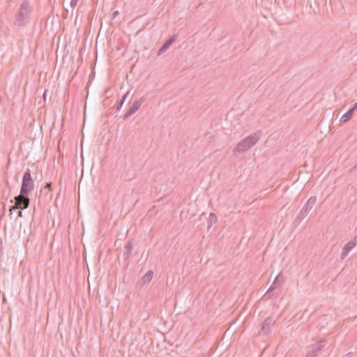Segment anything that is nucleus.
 I'll list each match as a JSON object with an SVG mask.
<instances>
[{
    "label": "nucleus",
    "instance_id": "20e7f679",
    "mask_svg": "<svg viewBox=\"0 0 357 357\" xmlns=\"http://www.w3.org/2000/svg\"><path fill=\"white\" fill-rule=\"evenodd\" d=\"M326 342V340L324 338H322L318 342L312 344L308 347L305 357H317L320 351L325 347Z\"/></svg>",
    "mask_w": 357,
    "mask_h": 357
},
{
    "label": "nucleus",
    "instance_id": "f8f14e48",
    "mask_svg": "<svg viewBox=\"0 0 357 357\" xmlns=\"http://www.w3.org/2000/svg\"><path fill=\"white\" fill-rule=\"evenodd\" d=\"M153 275V272L152 271H147L146 273L142 278L143 282H149L152 280Z\"/></svg>",
    "mask_w": 357,
    "mask_h": 357
},
{
    "label": "nucleus",
    "instance_id": "39448f33",
    "mask_svg": "<svg viewBox=\"0 0 357 357\" xmlns=\"http://www.w3.org/2000/svg\"><path fill=\"white\" fill-rule=\"evenodd\" d=\"M317 202L316 197H311L308 199L307 202L303 206L300 213L298 214L297 218L301 221L303 220L310 213L312 208L314 207Z\"/></svg>",
    "mask_w": 357,
    "mask_h": 357
},
{
    "label": "nucleus",
    "instance_id": "dca6fc26",
    "mask_svg": "<svg viewBox=\"0 0 357 357\" xmlns=\"http://www.w3.org/2000/svg\"><path fill=\"white\" fill-rule=\"evenodd\" d=\"M278 278H279V275H278V276L275 278V280H274L273 283V284H272V285L270 287V288L268 289V291H267V292L266 293V294H265V295H268L269 292H270V291H273V290L275 289V287H274V284H276V282H277V281H278Z\"/></svg>",
    "mask_w": 357,
    "mask_h": 357
},
{
    "label": "nucleus",
    "instance_id": "0eeeda50",
    "mask_svg": "<svg viewBox=\"0 0 357 357\" xmlns=\"http://www.w3.org/2000/svg\"><path fill=\"white\" fill-rule=\"evenodd\" d=\"M144 102V98L142 97L139 100L134 101L132 105L130 106L129 109L124 114L123 119H128L132 114H134L142 106V104Z\"/></svg>",
    "mask_w": 357,
    "mask_h": 357
},
{
    "label": "nucleus",
    "instance_id": "f03ea898",
    "mask_svg": "<svg viewBox=\"0 0 357 357\" xmlns=\"http://www.w3.org/2000/svg\"><path fill=\"white\" fill-rule=\"evenodd\" d=\"M261 131L258 130L245 137L234 148L233 153L234 154H237L238 153L247 151L259 141L261 137Z\"/></svg>",
    "mask_w": 357,
    "mask_h": 357
},
{
    "label": "nucleus",
    "instance_id": "ddd939ff",
    "mask_svg": "<svg viewBox=\"0 0 357 357\" xmlns=\"http://www.w3.org/2000/svg\"><path fill=\"white\" fill-rule=\"evenodd\" d=\"M171 45V42H167L166 41L162 45V47L159 49L158 50V54H161L162 53H164L166 50H167L169 49V47H170Z\"/></svg>",
    "mask_w": 357,
    "mask_h": 357
},
{
    "label": "nucleus",
    "instance_id": "5701e85b",
    "mask_svg": "<svg viewBox=\"0 0 357 357\" xmlns=\"http://www.w3.org/2000/svg\"><path fill=\"white\" fill-rule=\"evenodd\" d=\"M351 108H354V110L357 109V102L354 105V106Z\"/></svg>",
    "mask_w": 357,
    "mask_h": 357
},
{
    "label": "nucleus",
    "instance_id": "aec40b11",
    "mask_svg": "<svg viewBox=\"0 0 357 357\" xmlns=\"http://www.w3.org/2000/svg\"><path fill=\"white\" fill-rule=\"evenodd\" d=\"M118 14H119L118 11L114 12L113 14H112V17L113 18L116 17Z\"/></svg>",
    "mask_w": 357,
    "mask_h": 357
},
{
    "label": "nucleus",
    "instance_id": "7ed1b4c3",
    "mask_svg": "<svg viewBox=\"0 0 357 357\" xmlns=\"http://www.w3.org/2000/svg\"><path fill=\"white\" fill-rule=\"evenodd\" d=\"M34 189V182L31 177L30 170L24 174L22 181L20 192L22 195H29Z\"/></svg>",
    "mask_w": 357,
    "mask_h": 357
},
{
    "label": "nucleus",
    "instance_id": "a211bd4d",
    "mask_svg": "<svg viewBox=\"0 0 357 357\" xmlns=\"http://www.w3.org/2000/svg\"><path fill=\"white\" fill-rule=\"evenodd\" d=\"M175 39H176V36H173L172 37H171L169 40H167V42H171V45L175 41Z\"/></svg>",
    "mask_w": 357,
    "mask_h": 357
},
{
    "label": "nucleus",
    "instance_id": "f3484780",
    "mask_svg": "<svg viewBox=\"0 0 357 357\" xmlns=\"http://www.w3.org/2000/svg\"><path fill=\"white\" fill-rule=\"evenodd\" d=\"M78 1L79 0H71L70 1V6H71V7L72 8H75L77 6V4Z\"/></svg>",
    "mask_w": 357,
    "mask_h": 357
},
{
    "label": "nucleus",
    "instance_id": "412c9836",
    "mask_svg": "<svg viewBox=\"0 0 357 357\" xmlns=\"http://www.w3.org/2000/svg\"><path fill=\"white\" fill-rule=\"evenodd\" d=\"M351 353L349 352V353L345 354L344 356H343L342 357H351Z\"/></svg>",
    "mask_w": 357,
    "mask_h": 357
},
{
    "label": "nucleus",
    "instance_id": "6ab92c4d",
    "mask_svg": "<svg viewBox=\"0 0 357 357\" xmlns=\"http://www.w3.org/2000/svg\"><path fill=\"white\" fill-rule=\"evenodd\" d=\"M18 208H19L18 205L15 204V205L13 206L10 208V211L12 212L13 210H16V209H18Z\"/></svg>",
    "mask_w": 357,
    "mask_h": 357
},
{
    "label": "nucleus",
    "instance_id": "f257e3e1",
    "mask_svg": "<svg viewBox=\"0 0 357 357\" xmlns=\"http://www.w3.org/2000/svg\"><path fill=\"white\" fill-rule=\"evenodd\" d=\"M33 7L27 0H24L20 5L14 16V24L19 27L25 26L31 20Z\"/></svg>",
    "mask_w": 357,
    "mask_h": 357
},
{
    "label": "nucleus",
    "instance_id": "6e6552de",
    "mask_svg": "<svg viewBox=\"0 0 357 357\" xmlns=\"http://www.w3.org/2000/svg\"><path fill=\"white\" fill-rule=\"evenodd\" d=\"M275 321L272 317H267L261 324L259 333L267 335L270 333L271 327L273 326Z\"/></svg>",
    "mask_w": 357,
    "mask_h": 357
},
{
    "label": "nucleus",
    "instance_id": "1a4fd4ad",
    "mask_svg": "<svg viewBox=\"0 0 357 357\" xmlns=\"http://www.w3.org/2000/svg\"><path fill=\"white\" fill-rule=\"evenodd\" d=\"M356 243L354 241L348 242L342 248L341 253V259H344L349 252L356 246Z\"/></svg>",
    "mask_w": 357,
    "mask_h": 357
},
{
    "label": "nucleus",
    "instance_id": "9b49d317",
    "mask_svg": "<svg viewBox=\"0 0 357 357\" xmlns=\"http://www.w3.org/2000/svg\"><path fill=\"white\" fill-rule=\"evenodd\" d=\"M354 112V108H350L340 118V121L346 123L351 119Z\"/></svg>",
    "mask_w": 357,
    "mask_h": 357
},
{
    "label": "nucleus",
    "instance_id": "b1692460",
    "mask_svg": "<svg viewBox=\"0 0 357 357\" xmlns=\"http://www.w3.org/2000/svg\"><path fill=\"white\" fill-rule=\"evenodd\" d=\"M46 97V90L44 91V93H43V98H45Z\"/></svg>",
    "mask_w": 357,
    "mask_h": 357
},
{
    "label": "nucleus",
    "instance_id": "4be33fe9",
    "mask_svg": "<svg viewBox=\"0 0 357 357\" xmlns=\"http://www.w3.org/2000/svg\"><path fill=\"white\" fill-rule=\"evenodd\" d=\"M17 216L18 217H22V211H19L18 213H17Z\"/></svg>",
    "mask_w": 357,
    "mask_h": 357
},
{
    "label": "nucleus",
    "instance_id": "393cba45",
    "mask_svg": "<svg viewBox=\"0 0 357 357\" xmlns=\"http://www.w3.org/2000/svg\"><path fill=\"white\" fill-rule=\"evenodd\" d=\"M356 167H357V164H356Z\"/></svg>",
    "mask_w": 357,
    "mask_h": 357
},
{
    "label": "nucleus",
    "instance_id": "2eb2a0df",
    "mask_svg": "<svg viewBox=\"0 0 357 357\" xmlns=\"http://www.w3.org/2000/svg\"><path fill=\"white\" fill-rule=\"evenodd\" d=\"M217 221V217L215 213H210L208 217V227Z\"/></svg>",
    "mask_w": 357,
    "mask_h": 357
},
{
    "label": "nucleus",
    "instance_id": "9d476101",
    "mask_svg": "<svg viewBox=\"0 0 357 357\" xmlns=\"http://www.w3.org/2000/svg\"><path fill=\"white\" fill-rule=\"evenodd\" d=\"M133 245L131 241H128L125 245L126 251L123 253V257L125 259H129L132 255V250Z\"/></svg>",
    "mask_w": 357,
    "mask_h": 357
},
{
    "label": "nucleus",
    "instance_id": "423d86ee",
    "mask_svg": "<svg viewBox=\"0 0 357 357\" xmlns=\"http://www.w3.org/2000/svg\"><path fill=\"white\" fill-rule=\"evenodd\" d=\"M15 204L18 205L20 209H26L29 207L30 202L29 195H22L20 193L15 197Z\"/></svg>",
    "mask_w": 357,
    "mask_h": 357
},
{
    "label": "nucleus",
    "instance_id": "4468645a",
    "mask_svg": "<svg viewBox=\"0 0 357 357\" xmlns=\"http://www.w3.org/2000/svg\"><path fill=\"white\" fill-rule=\"evenodd\" d=\"M129 93V91H128L121 98V100L117 103L116 110L118 112L121 109V107L123 106L125 100H126V98Z\"/></svg>",
    "mask_w": 357,
    "mask_h": 357
}]
</instances>
